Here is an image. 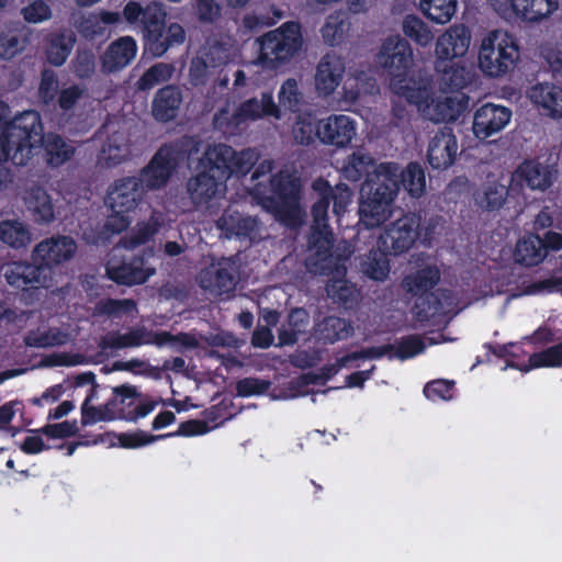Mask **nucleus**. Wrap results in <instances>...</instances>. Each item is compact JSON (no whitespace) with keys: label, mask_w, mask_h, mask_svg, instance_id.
Wrapping results in <instances>:
<instances>
[{"label":"nucleus","mask_w":562,"mask_h":562,"mask_svg":"<svg viewBox=\"0 0 562 562\" xmlns=\"http://www.w3.org/2000/svg\"><path fill=\"white\" fill-rule=\"evenodd\" d=\"M44 148L47 166L58 168L75 155V147L60 135L44 134L41 114L26 110L8 121L0 115V159L26 166L38 146Z\"/></svg>","instance_id":"obj_1"},{"label":"nucleus","mask_w":562,"mask_h":562,"mask_svg":"<svg viewBox=\"0 0 562 562\" xmlns=\"http://www.w3.org/2000/svg\"><path fill=\"white\" fill-rule=\"evenodd\" d=\"M396 171L397 162H381L361 184L358 214L364 228L380 227L392 215L400 192Z\"/></svg>","instance_id":"obj_2"},{"label":"nucleus","mask_w":562,"mask_h":562,"mask_svg":"<svg viewBox=\"0 0 562 562\" xmlns=\"http://www.w3.org/2000/svg\"><path fill=\"white\" fill-rule=\"evenodd\" d=\"M353 245L338 240L337 245L323 246L318 256V277H326L325 292L327 297L338 308L353 310L361 297L359 289L349 281L347 265L353 254Z\"/></svg>","instance_id":"obj_3"},{"label":"nucleus","mask_w":562,"mask_h":562,"mask_svg":"<svg viewBox=\"0 0 562 562\" xmlns=\"http://www.w3.org/2000/svg\"><path fill=\"white\" fill-rule=\"evenodd\" d=\"M123 16L131 25H139L145 46L155 57H161L170 47L186 41V31L179 23L166 25V12L161 3L150 2L142 7L139 2L128 1Z\"/></svg>","instance_id":"obj_4"},{"label":"nucleus","mask_w":562,"mask_h":562,"mask_svg":"<svg viewBox=\"0 0 562 562\" xmlns=\"http://www.w3.org/2000/svg\"><path fill=\"white\" fill-rule=\"evenodd\" d=\"M258 56L256 64L266 70L286 68L303 46L301 24L288 21L256 38Z\"/></svg>","instance_id":"obj_5"},{"label":"nucleus","mask_w":562,"mask_h":562,"mask_svg":"<svg viewBox=\"0 0 562 562\" xmlns=\"http://www.w3.org/2000/svg\"><path fill=\"white\" fill-rule=\"evenodd\" d=\"M376 60L391 77L390 86L396 94L411 104L419 105L423 102L424 90L411 87L406 80L413 61V49L405 38L395 35L384 40Z\"/></svg>","instance_id":"obj_6"},{"label":"nucleus","mask_w":562,"mask_h":562,"mask_svg":"<svg viewBox=\"0 0 562 562\" xmlns=\"http://www.w3.org/2000/svg\"><path fill=\"white\" fill-rule=\"evenodd\" d=\"M142 179L136 176L119 178L110 184L106 191L105 202L111 210L104 228L111 234H121L132 223L131 213L143 202L146 194Z\"/></svg>","instance_id":"obj_7"},{"label":"nucleus","mask_w":562,"mask_h":562,"mask_svg":"<svg viewBox=\"0 0 562 562\" xmlns=\"http://www.w3.org/2000/svg\"><path fill=\"white\" fill-rule=\"evenodd\" d=\"M440 279V270L435 265H427L404 278V288L408 293L416 296L413 312L418 321H429L441 313L443 308L442 299L449 296V291L446 289L432 291Z\"/></svg>","instance_id":"obj_8"},{"label":"nucleus","mask_w":562,"mask_h":562,"mask_svg":"<svg viewBox=\"0 0 562 562\" xmlns=\"http://www.w3.org/2000/svg\"><path fill=\"white\" fill-rule=\"evenodd\" d=\"M259 154L254 148L236 151L226 144L209 145L199 158L196 169H204L223 183L233 176H246L257 164Z\"/></svg>","instance_id":"obj_9"},{"label":"nucleus","mask_w":562,"mask_h":562,"mask_svg":"<svg viewBox=\"0 0 562 562\" xmlns=\"http://www.w3.org/2000/svg\"><path fill=\"white\" fill-rule=\"evenodd\" d=\"M252 193L263 207L280 218H288L299 210L301 182L294 175L281 170L270 177L269 184L254 183Z\"/></svg>","instance_id":"obj_10"},{"label":"nucleus","mask_w":562,"mask_h":562,"mask_svg":"<svg viewBox=\"0 0 562 562\" xmlns=\"http://www.w3.org/2000/svg\"><path fill=\"white\" fill-rule=\"evenodd\" d=\"M520 59V50L514 35L494 30L482 41L479 67L491 78H501L512 72Z\"/></svg>","instance_id":"obj_11"},{"label":"nucleus","mask_w":562,"mask_h":562,"mask_svg":"<svg viewBox=\"0 0 562 562\" xmlns=\"http://www.w3.org/2000/svg\"><path fill=\"white\" fill-rule=\"evenodd\" d=\"M352 191L346 183L331 187L329 182L318 177V256L323 246L337 245L334 232L328 226V210L333 204V213L339 218L351 202Z\"/></svg>","instance_id":"obj_12"},{"label":"nucleus","mask_w":562,"mask_h":562,"mask_svg":"<svg viewBox=\"0 0 562 562\" xmlns=\"http://www.w3.org/2000/svg\"><path fill=\"white\" fill-rule=\"evenodd\" d=\"M184 155L186 151L177 142L161 145L149 162L140 169L137 177L142 179V186L145 187V190L164 188L176 171L179 162L183 160Z\"/></svg>","instance_id":"obj_13"},{"label":"nucleus","mask_w":562,"mask_h":562,"mask_svg":"<svg viewBox=\"0 0 562 562\" xmlns=\"http://www.w3.org/2000/svg\"><path fill=\"white\" fill-rule=\"evenodd\" d=\"M420 221L419 214L408 212L390 223L379 237L382 251L392 256L406 254L419 237Z\"/></svg>","instance_id":"obj_14"},{"label":"nucleus","mask_w":562,"mask_h":562,"mask_svg":"<svg viewBox=\"0 0 562 562\" xmlns=\"http://www.w3.org/2000/svg\"><path fill=\"white\" fill-rule=\"evenodd\" d=\"M240 265L236 257H222L200 273V285L214 295L235 291Z\"/></svg>","instance_id":"obj_15"},{"label":"nucleus","mask_w":562,"mask_h":562,"mask_svg":"<svg viewBox=\"0 0 562 562\" xmlns=\"http://www.w3.org/2000/svg\"><path fill=\"white\" fill-rule=\"evenodd\" d=\"M142 394L137 387L131 384H122L113 387V396L109 402H114L112 413L115 419L137 422L150 414L155 407V401H140Z\"/></svg>","instance_id":"obj_16"},{"label":"nucleus","mask_w":562,"mask_h":562,"mask_svg":"<svg viewBox=\"0 0 562 562\" xmlns=\"http://www.w3.org/2000/svg\"><path fill=\"white\" fill-rule=\"evenodd\" d=\"M558 170L554 166L540 162L538 159H525L512 175L510 182L520 189L544 192L557 180Z\"/></svg>","instance_id":"obj_17"},{"label":"nucleus","mask_w":562,"mask_h":562,"mask_svg":"<svg viewBox=\"0 0 562 562\" xmlns=\"http://www.w3.org/2000/svg\"><path fill=\"white\" fill-rule=\"evenodd\" d=\"M77 245L69 236L50 237L38 243L33 252L32 259L40 267H44L45 277H48L50 269L67 260L76 252Z\"/></svg>","instance_id":"obj_18"},{"label":"nucleus","mask_w":562,"mask_h":562,"mask_svg":"<svg viewBox=\"0 0 562 562\" xmlns=\"http://www.w3.org/2000/svg\"><path fill=\"white\" fill-rule=\"evenodd\" d=\"M457 156V137L451 127L443 126L429 142L427 161L432 169L446 170L454 164Z\"/></svg>","instance_id":"obj_19"},{"label":"nucleus","mask_w":562,"mask_h":562,"mask_svg":"<svg viewBox=\"0 0 562 562\" xmlns=\"http://www.w3.org/2000/svg\"><path fill=\"white\" fill-rule=\"evenodd\" d=\"M156 273V269L147 262L144 254L133 256L128 261H122L119 266H108L106 276L110 280L121 285L144 284Z\"/></svg>","instance_id":"obj_20"},{"label":"nucleus","mask_w":562,"mask_h":562,"mask_svg":"<svg viewBox=\"0 0 562 562\" xmlns=\"http://www.w3.org/2000/svg\"><path fill=\"white\" fill-rule=\"evenodd\" d=\"M510 117V109L494 103H485L474 113L473 133L477 138L486 139L501 132L509 123Z\"/></svg>","instance_id":"obj_21"},{"label":"nucleus","mask_w":562,"mask_h":562,"mask_svg":"<svg viewBox=\"0 0 562 562\" xmlns=\"http://www.w3.org/2000/svg\"><path fill=\"white\" fill-rule=\"evenodd\" d=\"M225 186L221 180L204 169H198L186 183L188 196L195 207H209L217 196L221 187Z\"/></svg>","instance_id":"obj_22"},{"label":"nucleus","mask_w":562,"mask_h":562,"mask_svg":"<svg viewBox=\"0 0 562 562\" xmlns=\"http://www.w3.org/2000/svg\"><path fill=\"white\" fill-rule=\"evenodd\" d=\"M321 121L318 120V140L344 148L348 146L356 136L355 121L345 114L330 115L321 131Z\"/></svg>","instance_id":"obj_23"},{"label":"nucleus","mask_w":562,"mask_h":562,"mask_svg":"<svg viewBox=\"0 0 562 562\" xmlns=\"http://www.w3.org/2000/svg\"><path fill=\"white\" fill-rule=\"evenodd\" d=\"M3 276L9 285L16 290H25L29 286L37 288L45 285V269L40 267L33 261V263L26 261H13L4 266Z\"/></svg>","instance_id":"obj_24"},{"label":"nucleus","mask_w":562,"mask_h":562,"mask_svg":"<svg viewBox=\"0 0 562 562\" xmlns=\"http://www.w3.org/2000/svg\"><path fill=\"white\" fill-rule=\"evenodd\" d=\"M137 53L136 41L123 36L112 42L102 56V68L106 72H115L132 63Z\"/></svg>","instance_id":"obj_25"},{"label":"nucleus","mask_w":562,"mask_h":562,"mask_svg":"<svg viewBox=\"0 0 562 562\" xmlns=\"http://www.w3.org/2000/svg\"><path fill=\"white\" fill-rule=\"evenodd\" d=\"M181 103V89L176 85H167L155 93L151 103V114L158 122H170L178 115Z\"/></svg>","instance_id":"obj_26"},{"label":"nucleus","mask_w":562,"mask_h":562,"mask_svg":"<svg viewBox=\"0 0 562 562\" xmlns=\"http://www.w3.org/2000/svg\"><path fill=\"white\" fill-rule=\"evenodd\" d=\"M470 45V34L465 27H452L441 36L436 43L437 60L453 61L454 58L467 54Z\"/></svg>","instance_id":"obj_27"},{"label":"nucleus","mask_w":562,"mask_h":562,"mask_svg":"<svg viewBox=\"0 0 562 562\" xmlns=\"http://www.w3.org/2000/svg\"><path fill=\"white\" fill-rule=\"evenodd\" d=\"M438 87L445 93L459 92L471 82V74L464 66L449 60H436Z\"/></svg>","instance_id":"obj_28"},{"label":"nucleus","mask_w":562,"mask_h":562,"mask_svg":"<svg viewBox=\"0 0 562 562\" xmlns=\"http://www.w3.org/2000/svg\"><path fill=\"white\" fill-rule=\"evenodd\" d=\"M530 100L539 106L544 115L552 119L562 117V88L549 82L537 83L530 89Z\"/></svg>","instance_id":"obj_29"},{"label":"nucleus","mask_w":562,"mask_h":562,"mask_svg":"<svg viewBox=\"0 0 562 562\" xmlns=\"http://www.w3.org/2000/svg\"><path fill=\"white\" fill-rule=\"evenodd\" d=\"M131 143L124 133L114 132L102 145L98 164L105 168H115L131 157Z\"/></svg>","instance_id":"obj_30"},{"label":"nucleus","mask_w":562,"mask_h":562,"mask_svg":"<svg viewBox=\"0 0 562 562\" xmlns=\"http://www.w3.org/2000/svg\"><path fill=\"white\" fill-rule=\"evenodd\" d=\"M239 121H256L265 116L281 119V112L271 92H262L260 100L250 98L240 103L235 112Z\"/></svg>","instance_id":"obj_31"},{"label":"nucleus","mask_w":562,"mask_h":562,"mask_svg":"<svg viewBox=\"0 0 562 562\" xmlns=\"http://www.w3.org/2000/svg\"><path fill=\"white\" fill-rule=\"evenodd\" d=\"M345 72L340 57L331 54L324 55L318 61V97L333 93L339 86Z\"/></svg>","instance_id":"obj_32"},{"label":"nucleus","mask_w":562,"mask_h":562,"mask_svg":"<svg viewBox=\"0 0 562 562\" xmlns=\"http://www.w3.org/2000/svg\"><path fill=\"white\" fill-rule=\"evenodd\" d=\"M25 204L35 223L45 225L55 220V205L47 191L40 187H32L26 194Z\"/></svg>","instance_id":"obj_33"},{"label":"nucleus","mask_w":562,"mask_h":562,"mask_svg":"<svg viewBox=\"0 0 562 562\" xmlns=\"http://www.w3.org/2000/svg\"><path fill=\"white\" fill-rule=\"evenodd\" d=\"M25 25L21 22L5 23L0 27V58L10 60L20 54L27 44L24 33Z\"/></svg>","instance_id":"obj_34"},{"label":"nucleus","mask_w":562,"mask_h":562,"mask_svg":"<svg viewBox=\"0 0 562 562\" xmlns=\"http://www.w3.org/2000/svg\"><path fill=\"white\" fill-rule=\"evenodd\" d=\"M543 249L540 235L528 233L518 239L516 244L514 251L515 261L525 267L538 266L547 258Z\"/></svg>","instance_id":"obj_35"},{"label":"nucleus","mask_w":562,"mask_h":562,"mask_svg":"<svg viewBox=\"0 0 562 562\" xmlns=\"http://www.w3.org/2000/svg\"><path fill=\"white\" fill-rule=\"evenodd\" d=\"M468 105L469 97L465 94L439 99L428 106L430 120L437 123L456 122L467 111Z\"/></svg>","instance_id":"obj_36"},{"label":"nucleus","mask_w":562,"mask_h":562,"mask_svg":"<svg viewBox=\"0 0 562 562\" xmlns=\"http://www.w3.org/2000/svg\"><path fill=\"white\" fill-rule=\"evenodd\" d=\"M558 0H510L516 16L528 22H538L558 9Z\"/></svg>","instance_id":"obj_37"},{"label":"nucleus","mask_w":562,"mask_h":562,"mask_svg":"<svg viewBox=\"0 0 562 562\" xmlns=\"http://www.w3.org/2000/svg\"><path fill=\"white\" fill-rule=\"evenodd\" d=\"M396 180L400 189L403 187L412 198H420L426 191L425 170L417 161H411L405 168L397 164Z\"/></svg>","instance_id":"obj_38"},{"label":"nucleus","mask_w":562,"mask_h":562,"mask_svg":"<svg viewBox=\"0 0 562 562\" xmlns=\"http://www.w3.org/2000/svg\"><path fill=\"white\" fill-rule=\"evenodd\" d=\"M507 367L528 372L537 368H560L562 367V341L548 347L547 349L533 352L529 356L528 363L508 361Z\"/></svg>","instance_id":"obj_39"},{"label":"nucleus","mask_w":562,"mask_h":562,"mask_svg":"<svg viewBox=\"0 0 562 562\" xmlns=\"http://www.w3.org/2000/svg\"><path fill=\"white\" fill-rule=\"evenodd\" d=\"M147 329L145 327L132 328L125 334L120 331H111L105 336L101 337L100 348L102 350H120L124 348L140 347L149 341L146 340Z\"/></svg>","instance_id":"obj_40"},{"label":"nucleus","mask_w":562,"mask_h":562,"mask_svg":"<svg viewBox=\"0 0 562 562\" xmlns=\"http://www.w3.org/2000/svg\"><path fill=\"white\" fill-rule=\"evenodd\" d=\"M350 25L347 12L336 11L329 14L321 29L324 42L329 46L341 44L349 33Z\"/></svg>","instance_id":"obj_41"},{"label":"nucleus","mask_w":562,"mask_h":562,"mask_svg":"<svg viewBox=\"0 0 562 562\" xmlns=\"http://www.w3.org/2000/svg\"><path fill=\"white\" fill-rule=\"evenodd\" d=\"M353 333L350 322L341 317L328 316L318 322V340L325 344L347 339Z\"/></svg>","instance_id":"obj_42"},{"label":"nucleus","mask_w":562,"mask_h":562,"mask_svg":"<svg viewBox=\"0 0 562 562\" xmlns=\"http://www.w3.org/2000/svg\"><path fill=\"white\" fill-rule=\"evenodd\" d=\"M374 165V159L367 153L353 151L345 160L341 173L345 179L357 182L362 179L363 176L369 177L372 172L370 169Z\"/></svg>","instance_id":"obj_43"},{"label":"nucleus","mask_w":562,"mask_h":562,"mask_svg":"<svg viewBox=\"0 0 562 562\" xmlns=\"http://www.w3.org/2000/svg\"><path fill=\"white\" fill-rule=\"evenodd\" d=\"M419 7L428 20L446 24L456 14L457 0H420Z\"/></svg>","instance_id":"obj_44"},{"label":"nucleus","mask_w":562,"mask_h":562,"mask_svg":"<svg viewBox=\"0 0 562 562\" xmlns=\"http://www.w3.org/2000/svg\"><path fill=\"white\" fill-rule=\"evenodd\" d=\"M137 310L133 299H101L94 304L93 315L121 318L123 315H131Z\"/></svg>","instance_id":"obj_45"},{"label":"nucleus","mask_w":562,"mask_h":562,"mask_svg":"<svg viewBox=\"0 0 562 562\" xmlns=\"http://www.w3.org/2000/svg\"><path fill=\"white\" fill-rule=\"evenodd\" d=\"M175 71L176 67L173 64L156 63L139 77L136 82L137 89L140 91H149L158 85L168 82Z\"/></svg>","instance_id":"obj_46"},{"label":"nucleus","mask_w":562,"mask_h":562,"mask_svg":"<svg viewBox=\"0 0 562 562\" xmlns=\"http://www.w3.org/2000/svg\"><path fill=\"white\" fill-rule=\"evenodd\" d=\"M75 44V37L64 33L52 36L46 48L47 61L54 66H61L67 60Z\"/></svg>","instance_id":"obj_47"},{"label":"nucleus","mask_w":562,"mask_h":562,"mask_svg":"<svg viewBox=\"0 0 562 562\" xmlns=\"http://www.w3.org/2000/svg\"><path fill=\"white\" fill-rule=\"evenodd\" d=\"M159 227L158 221L154 218L139 222L122 238L121 244L126 249H134L148 243L158 233Z\"/></svg>","instance_id":"obj_48"},{"label":"nucleus","mask_w":562,"mask_h":562,"mask_svg":"<svg viewBox=\"0 0 562 562\" xmlns=\"http://www.w3.org/2000/svg\"><path fill=\"white\" fill-rule=\"evenodd\" d=\"M279 109L291 113H301L304 105L303 93L299 89L297 81L293 78L286 79L279 90Z\"/></svg>","instance_id":"obj_49"},{"label":"nucleus","mask_w":562,"mask_h":562,"mask_svg":"<svg viewBox=\"0 0 562 562\" xmlns=\"http://www.w3.org/2000/svg\"><path fill=\"white\" fill-rule=\"evenodd\" d=\"M147 335L146 340L149 341L147 345H155L157 347H162L165 345H180L183 348L194 349L199 345L195 336L188 333L173 335L165 330L156 333L147 330Z\"/></svg>","instance_id":"obj_50"},{"label":"nucleus","mask_w":562,"mask_h":562,"mask_svg":"<svg viewBox=\"0 0 562 562\" xmlns=\"http://www.w3.org/2000/svg\"><path fill=\"white\" fill-rule=\"evenodd\" d=\"M386 254L379 247V251H370L362 263L363 272L367 277L375 281H383L390 273V260Z\"/></svg>","instance_id":"obj_51"},{"label":"nucleus","mask_w":562,"mask_h":562,"mask_svg":"<svg viewBox=\"0 0 562 562\" xmlns=\"http://www.w3.org/2000/svg\"><path fill=\"white\" fill-rule=\"evenodd\" d=\"M0 241L14 248H21L30 241V233L16 220L2 221L0 222Z\"/></svg>","instance_id":"obj_52"},{"label":"nucleus","mask_w":562,"mask_h":562,"mask_svg":"<svg viewBox=\"0 0 562 562\" xmlns=\"http://www.w3.org/2000/svg\"><path fill=\"white\" fill-rule=\"evenodd\" d=\"M402 31L405 36L420 46L428 45L434 38V35L426 23L414 14H408L404 18Z\"/></svg>","instance_id":"obj_53"},{"label":"nucleus","mask_w":562,"mask_h":562,"mask_svg":"<svg viewBox=\"0 0 562 562\" xmlns=\"http://www.w3.org/2000/svg\"><path fill=\"white\" fill-rule=\"evenodd\" d=\"M508 195V188L498 182H492L487 184L482 194L477 198V204L487 211H497L499 210Z\"/></svg>","instance_id":"obj_54"},{"label":"nucleus","mask_w":562,"mask_h":562,"mask_svg":"<svg viewBox=\"0 0 562 562\" xmlns=\"http://www.w3.org/2000/svg\"><path fill=\"white\" fill-rule=\"evenodd\" d=\"M316 385V371H308L288 381L282 390V397L294 398L305 394H314L310 386Z\"/></svg>","instance_id":"obj_55"},{"label":"nucleus","mask_w":562,"mask_h":562,"mask_svg":"<svg viewBox=\"0 0 562 562\" xmlns=\"http://www.w3.org/2000/svg\"><path fill=\"white\" fill-rule=\"evenodd\" d=\"M114 402H106L100 406L87 405V403H82L81 405V425L89 426L93 425L98 422H110L114 420V415L112 409L114 407Z\"/></svg>","instance_id":"obj_56"},{"label":"nucleus","mask_w":562,"mask_h":562,"mask_svg":"<svg viewBox=\"0 0 562 562\" xmlns=\"http://www.w3.org/2000/svg\"><path fill=\"white\" fill-rule=\"evenodd\" d=\"M426 348L423 338L419 335L412 334L402 337L394 346V357L401 360H407L422 353Z\"/></svg>","instance_id":"obj_57"},{"label":"nucleus","mask_w":562,"mask_h":562,"mask_svg":"<svg viewBox=\"0 0 562 562\" xmlns=\"http://www.w3.org/2000/svg\"><path fill=\"white\" fill-rule=\"evenodd\" d=\"M393 350L394 345L391 344L383 346H372L361 350H356L338 358V367H347L350 362L358 359H380Z\"/></svg>","instance_id":"obj_58"},{"label":"nucleus","mask_w":562,"mask_h":562,"mask_svg":"<svg viewBox=\"0 0 562 562\" xmlns=\"http://www.w3.org/2000/svg\"><path fill=\"white\" fill-rule=\"evenodd\" d=\"M295 140L301 145H310L316 138V117L308 113L306 116L299 115L293 127Z\"/></svg>","instance_id":"obj_59"},{"label":"nucleus","mask_w":562,"mask_h":562,"mask_svg":"<svg viewBox=\"0 0 562 562\" xmlns=\"http://www.w3.org/2000/svg\"><path fill=\"white\" fill-rule=\"evenodd\" d=\"M161 439H165V436L151 435L144 430L121 432L117 435L119 446L124 449H136Z\"/></svg>","instance_id":"obj_60"},{"label":"nucleus","mask_w":562,"mask_h":562,"mask_svg":"<svg viewBox=\"0 0 562 562\" xmlns=\"http://www.w3.org/2000/svg\"><path fill=\"white\" fill-rule=\"evenodd\" d=\"M58 93V78L54 70L43 69L38 86V95L45 105L52 104Z\"/></svg>","instance_id":"obj_61"},{"label":"nucleus","mask_w":562,"mask_h":562,"mask_svg":"<svg viewBox=\"0 0 562 562\" xmlns=\"http://www.w3.org/2000/svg\"><path fill=\"white\" fill-rule=\"evenodd\" d=\"M454 381L438 379L426 383L424 394L430 401H449L453 397Z\"/></svg>","instance_id":"obj_62"},{"label":"nucleus","mask_w":562,"mask_h":562,"mask_svg":"<svg viewBox=\"0 0 562 562\" xmlns=\"http://www.w3.org/2000/svg\"><path fill=\"white\" fill-rule=\"evenodd\" d=\"M30 431L41 432L52 439H64L75 436L78 432V426L76 420H65L57 424H47L40 429Z\"/></svg>","instance_id":"obj_63"},{"label":"nucleus","mask_w":562,"mask_h":562,"mask_svg":"<svg viewBox=\"0 0 562 562\" xmlns=\"http://www.w3.org/2000/svg\"><path fill=\"white\" fill-rule=\"evenodd\" d=\"M271 382L258 378H244L236 384V391L239 396L249 397L261 395L269 391Z\"/></svg>","instance_id":"obj_64"}]
</instances>
